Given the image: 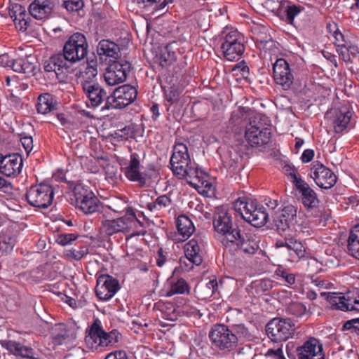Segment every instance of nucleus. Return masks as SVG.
I'll return each instance as SVG.
<instances>
[{
	"instance_id": "nucleus-1",
	"label": "nucleus",
	"mask_w": 359,
	"mask_h": 359,
	"mask_svg": "<svg viewBox=\"0 0 359 359\" xmlns=\"http://www.w3.org/2000/svg\"><path fill=\"white\" fill-rule=\"evenodd\" d=\"M208 336L212 345L219 351L231 352L238 345V337L224 324L214 325Z\"/></svg>"
},
{
	"instance_id": "nucleus-2",
	"label": "nucleus",
	"mask_w": 359,
	"mask_h": 359,
	"mask_svg": "<svg viewBox=\"0 0 359 359\" xmlns=\"http://www.w3.org/2000/svg\"><path fill=\"white\" fill-rule=\"evenodd\" d=\"M102 215L100 230L107 236L128 232L133 224L139 222L131 208H128L123 216L116 219H107L105 214Z\"/></svg>"
},
{
	"instance_id": "nucleus-3",
	"label": "nucleus",
	"mask_w": 359,
	"mask_h": 359,
	"mask_svg": "<svg viewBox=\"0 0 359 359\" xmlns=\"http://www.w3.org/2000/svg\"><path fill=\"white\" fill-rule=\"evenodd\" d=\"M76 205L85 214L101 212L102 204L93 192L81 184H78L74 189Z\"/></svg>"
},
{
	"instance_id": "nucleus-4",
	"label": "nucleus",
	"mask_w": 359,
	"mask_h": 359,
	"mask_svg": "<svg viewBox=\"0 0 359 359\" xmlns=\"http://www.w3.org/2000/svg\"><path fill=\"white\" fill-rule=\"evenodd\" d=\"M137 95L136 88L130 85H123L116 88L109 100L102 107V111L111 109H122L135 100Z\"/></svg>"
},
{
	"instance_id": "nucleus-5",
	"label": "nucleus",
	"mask_w": 359,
	"mask_h": 359,
	"mask_svg": "<svg viewBox=\"0 0 359 359\" xmlns=\"http://www.w3.org/2000/svg\"><path fill=\"white\" fill-rule=\"evenodd\" d=\"M264 118L262 115H256L250 120L245 137L251 147H260L266 144L270 140V130L263 126L261 121Z\"/></svg>"
},
{
	"instance_id": "nucleus-6",
	"label": "nucleus",
	"mask_w": 359,
	"mask_h": 359,
	"mask_svg": "<svg viewBox=\"0 0 359 359\" xmlns=\"http://www.w3.org/2000/svg\"><path fill=\"white\" fill-rule=\"evenodd\" d=\"M54 190L47 184L41 183L30 187L26 193L28 203L38 208H47L53 202Z\"/></svg>"
},
{
	"instance_id": "nucleus-7",
	"label": "nucleus",
	"mask_w": 359,
	"mask_h": 359,
	"mask_svg": "<svg viewBox=\"0 0 359 359\" xmlns=\"http://www.w3.org/2000/svg\"><path fill=\"white\" fill-rule=\"evenodd\" d=\"M224 33V42L221 45L224 56L230 61L238 60L245 51L244 36L237 30Z\"/></svg>"
},
{
	"instance_id": "nucleus-8",
	"label": "nucleus",
	"mask_w": 359,
	"mask_h": 359,
	"mask_svg": "<svg viewBox=\"0 0 359 359\" xmlns=\"http://www.w3.org/2000/svg\"><path fill=\"white\" fill-rule=\"evenodd\" d=\"M88 44L84 34L76 32L65 43L63 52L74 64L83 60L88 53Z\"/></svg>"
},
{
	"instance_id": "nucleus-9",
	"label": "nucleus",
	"mask_w": 359,
	"mask_h": 359,
	"mask_svg": "<svg viewBox=\"0 0 359 359\" xmlns=\"http://www.w3.org/2000/svg\"><path fill=\"white\" fill-rule=\"evenodd\" d=\"M213 226L215 230L219 234L224 236L226 242L236 240L235 232L240 229L232 222L231 216L225 208H217L213 216Z\"/></svg>"
},
{
	"instance_id": "nucleus-10",
	"label": "nucleus",
	"mask_w": 359,
	"mask_h": 359,
	"mask_svg": "<svg viewBox=\"0 0 359 359\" xmlns=\"http://www.w3.org/2000/svg\"><path fill=\"white\" fill-rule=\"evenodd\" d=\"M295 329L294 324L290 318H273L266 326V332L274 342L287 340Z\"/></svg>"
},
{
	"instance_id": "nucleus-11",
	"label": "nucleus",
	"mask_w": 359,
	"mask_h": 359,
	"mask_svg": "<svg viewBox=\"0 0 359 359\" xmlns=\"http://www.w3.org/2000/svg\"><path fill=\"white\" fill-rule=\"evenodd\" d=\"M131 64L122 58L111 61L104 73V80L109 86H116L126 81L131 70Z\"/></svg>"
},
{
	"instance_id": "nucleus-12",
	"label": "nucleus",
	"mask_w": 359,
	"mask_h": 359,
	"mask_svg": "<svg viewBox=\"0 0 359 359\" xmlns=\"http://www.w3.org/2000/svg\"><path fill=\"white\" fill-rule=\"evenodd\" d=\"M311 177L321 189H330L337 181V177L332 170L319 162H315L311 168Z\"/></svg>"
},
{
	"instance_id": "nucleus-13",
	"label": "nucleus",
	"mask_w": 359,
	"mask_h": 359,
	"mask_svg": "<svg viewBox=\"0 0 359 359\" xmlns=\"http://www.w3.org/2000/svg\"><path fill=\"white\" fill-rule=\"evenodd\" d=\"M297 208L293 205L285 206L276 212L273 216V226L280 233L294 226L297 222Z\"/></svg>"
},
{
	"instance_id": "nucleus-14",
	"label": "nucleus",
	"mask_w": 359,
	"mask_h": 359,
	"mask_svg": "<svg viewBox=\"0 0 359 359\" xmlns=\"http://www.w3.org/2000/svg\"><path fill=\"white\" fill-rule=\"evenodd\" d=\"M119 289L120 285L118 280L108 274L101 275L97 279L95 292L100 300L110 299Z\"/></svg>"
},
{
	"instance_id": "nucleus-15",
	"label": "nucleus",
	"mask_w": 359,
	"mask_h": 359,
	"mask_svg": "<svg viewBox=\"0 0 359 359\" xmlns=\"http://www.w3.org/2000/svg\"><path fill=\"white\" fill-rule=\"evenodd\" d=\"M273 78L277 84L286 90L289 89L294 81V76L290 65L283 58L277 59L273 65Z\"/></svg>"
},
{
	"instance_id": "nucleus-16",
	"label": "nucleus",
	"mask_w": 359,
	"mask_h": 359,
	"mask_svg": "<svg viewBox=\"0 0 359 359\" xmlns=\"http://www.w3.org/2000/svg\"><path fill=\"white\" fill-rule=\"evenodd\" d=\"M145 156L144 152L131 153L128 165L125 168L126 177L130 181L138 182L140 187L144 186L147 182V174L140 170L141 158H144Z\"/></svg>"
},
{
	"instance_id": "nucleus-17",
	"label": "nucleus",
	"mask_w": 359,
	"mask_h": 359,
	"mask_svg": "<svg viewBox=\"0 0 359 359\" xmlns=\"http://www.w3.org/2000/svg\"><path fill=\"white\" fill-rule=\"evenodd\" d=\"M81 85L83 90L93 107H97L104 101L106 102L109 100L110 95H108L105 89L99 83L87 81L82 82Z\"/></svg>"
},
{
	"instance_id": "nucleus-18",
	"label": "nucleus",
	"mask_w": 359,
	"mask_h": 359,
	"mask_svg": "<svg viewBox=\"0 0 359 359\" xmlns=\"http://www.w3.org/2000/svg\"><path fill=\"white\" fill-rule=\"evenodd\" d=\"M22 168V158L18 153L8 155L0 154V172L7 177H16Z\"/></svg>"
},
{
	"instance_id": "nucleus-19",
	"label": "nucleus",
	"mask_w": 359,
	"mask_h": 359,
	"mask_svg": "<svg viewBox=\"0 0 359 359\" xmlns=\"http://www.w3.org/2000/svg\"><path fill=\"white\" fill-rule=\"evenodd\" d=\"M298 359H325L323 345L314 337H311L297 348Z\"/></svg>"
},
{
	"instance_id": "nucleus-20",
	"label": "nucleus",
	"mask_w": 359,
	"mask_h": 359,
	"mask_svg": "<svg viewBox=\"0 0 359 359\" xmlns=\"http://www.w3.org/2000/svg\"><path fill=\"white\" fill-rule=\"evenodd\" d=\"M269 213L266 212V208L263 206H257L252 201L249 209L242 212V218L255 227L264 226L268 221Z\"/></svg>"
},
{
	"instance_id": "nucleus-21",
	"label": "nucleus",
	"mask_w": 359,
	"mask_h": 359,
	"mask_svg": "<svg viewBox=\"0 0 359 359\" xmlns=\"http://www.w3.org/2000/svg\"><path fill=\"white\" fill-rule=\"evenodd\" d=\"M74 63L67 60L63 52L51 56L44 64V70L48 72H54L57 75L68 70Z\"/></svg>"
},
{
	"instance_id": "nucleus-22",
	"label": "nucleus",
	"mask_w": 359,
	"mask_h": 359,
	"mask_svg": "<svg viewBox=\"0 0 359 359\" xmlns=\"http://www.w3.org/2000/svg\"><path fill=\"white\" fill-rule=\"evenodd\" d=\"M53 8L52 0H34L29 6V12L35 19L45 20L51 15Z\"/></svg>"
},
{
	"instance_id": "nucleus-23",
	"label": "nucleus",
	"mask_w": 359,
	"mask_h": 359,
	"mask_svg": "<svg viewBox=\"0 0 359 359\" xmlns=\"http://www.w3.org/2000/svg\"><path fill=\"white\" fill-rule=\"evenodd\" d=\"M8 15L18 30H27L29 25L27 20L29 18L24 6L19 4H11L8 7Z\"/></svg>"
},
{
	"instance_id": "nucleus-24",
	"label": "nucleus",
	"mask_w": 359,
	"mask_h": 359,
	"mask_svg": "<svg viewBox=\"0 0 359 359\" xmlns=\"http://www.w3.org/2000/svg\"><path fill=\"white\" fill-rule=\"evenodd\" d=\"M320 296L327 300L332 309H339L344 311H352V309H351L352 302H349V298L351 296L349 294L346 297L341 293L322 292Z\"/></svg>"
},
{
	"instance_id": "nucleus-25",
	"label": "nucleus",
	"mask_w": 359,
	"mask_h": 359,
	"mask_svg": "<svg viewBox=\"0 0 359 359\" xmlns=\"http://www.w3.org/2000/svg\"><path fill=\"white\" fill-rule=\"evenodd\" d=\"M236 240L231 241L229 243L235 244L236 247L246 255H254L259 249V245L257 241L250 239L245 233H241V230L235 232Z\"/></svg>"
},
{
	"instance_id": "nucleus-26",
	"label": "nucleus",
	"mask_w": 359,
	"mask_h": 359,
	"mask_svg": "<svg viewBox=\"0 0 359 359\" xmlns=\"http://www.w3.org/2000/svg\"><path fill=\"white\" fill-rule=\"evenodd\" d=\"M297 189L302 194V200L304 205L309 208H316L319 205V200L316 193L304 180L298 181Z\"/></svg>"
},
{
	"instance_id": "nucleus-27",
	"label": "nucleus",
	"mask_w": 359,
	"mask_h": 359,
	"mask_svg": "<svg viewBox=\"0 0 359 359\" xmlns=\"http://www.w3.org/2000/svg\"><path fill=\"white\" fill-rule=\"evenodd\" d=\"M101 332H102V327L100 320L97 319L92 324L89 333L85 338L86 343L90 348L97 349L102 347L100 344V339L102 337Z\"/></svg>"
},
{
	"instance_id": "nucleus-28",
	"label": "nucleus",
	"mask_w": 359,
	"mask_h": 359,
	"mask_svg": "<svg viewBox=\"0 0 359 359\" xmlns=\"http://www.w3.org/2000/svg\"><path fill=\"white\" fill-rule=\"evenodd\" d=\"M52 334L53 342L57 345L68 343L76 338L75 334L67 330L63 324L56 325Z\"/></svg>"
},
{
	"instance_id": "nucleus-29",
	"label": "nucleus",
	"mask_w": 359,
	"mask_h": 359,
	"mask_svg": "<svg viewBox=\"0 0 359 359\" xmlns=\"http://www.w3.org/2000/svg\"><path fill=\"white\" fill-rule=\"evenodd\" d=\"M37 111L42 114H46L57 109V102L53 95L49 93H43L37 99Z\"/></svg>"
},
{
	"instance_id": "nucleus-30",
	"label": "nucleus",
	"mask_w": 359,
	"mask_h": 359,
	"mask_svg": "<svg viewBox=\"0 0 359 359\" xmlns=\"http://www.w3.org/2000/svg\"><path fill=\"white\" fill-rule=\"evenodd\" d=\"M97 51L100 55L113 57L115 59L114 60H118L120 58L118 57L119 46L109 40L100 41L98 43Z\"/></svg>"
},
{
	"instance_id": "nucleus-31",
	"label": "nucleus",
	"mask_w": 359,
	"mask_h": 359,
	"mask_svg": "<svg viewBox=\"0 0 359 359\" xmlns=\"http://www.w3.org/2000/svg\"><path fill=\"white\" fill-rule=\"evenodd\" d=\"M199 252L200 247L195 239H191L185 244L184 253L186 258L196 266L201 265L203 262Z\"/></svg>"
},
{
	"instance_id": "nucleus-32",
	"label": "nucleus",
	"mask_w": 359,
	"mask_h": 359,
	"mask_svg": "<svg viewBox=\"0 0 359 359\" xmlns=\"http://www.w3.org/2000/svg\"><path fill=\"white\" fill-rule=\"evenodd\" d=\"M351 117V114L346 107L339 109V111L336 112V118L334 122L335 133H342L348 127Z\"/></svg>"
},
{
	"instance_id": "nucleus-33",
	"label": "nucleus",
	"mask_w": 359,
	"mask_h": 359,
	"mask_svg": "<svg viewBox=\"0 0 359 359\" xmlns=\"http://www.w3.org/2000/svg\"><path fill=\"white\" fill-rule=\"evenodd\" d=\"M347 243L348 254L359 259V225L355 226L351 230Z\"/></svg>"
},
{
	"instance_id": "nucleus-34",
	"label": "nucleus",
	"mask_w": 359,
	"mask_h": 359,
	"mask_svg": "<svg viewBox=\"0 0 359 359\" xmlns=\"http://www.w3.org/2000/svg\"><path fill=\"white\" fill-rule=\"evenodd\" d=\"M177 228L179 233L183 238H189L195 230L191 220L184 215H181L177 217Z\"/></svg>"
},
{
	"instance_id": "nucleus-35",
	"label": "nucleus",
	"mask_w": 359,
	"mask_h": 359,
	"mask_svg": "<svg viewBox=\"0 0 359 359\" xmlns=\"http://www.w3.org/2000/svg\"><path fill=\"white\" fill-rule=\"evenodd\" d=\"M185 293H189V286L184 279L179 278L176 281L170 282L169 290L166 292V297Z\"/></svg>"
},
{
	"instance_id": "nucleus-36",
	"label": "nucleus",
	"mask_w": 359,
	"mask_h": 359,
	"mask_svg": "<svg viewBox=\"0 0 359 359\" xmlns=\"http://www.w3.org/2000/svg\"><path fill=\"white\" fill-rule=\"evenodd\" d=\"M176 60V54L172 50L171 44H168L161 50L158 57L159 64L163 67H166L172 64Z\"/></svg>"
},
{
	"instance_id": "nucleus-37",
	"label": "nucleus",
	"mask_w": 359,
	"mask_h": 359,
	"mask_svg": "<svg viewBox=\"0 0 359 359\" xmlns=\"http://www.w3.org/2000/svg\"><path fill=\"white\" fill-rule=\"evenodd\" d=\"M15 243V238L10 232L0 233V252L7 254L12 251Z\"/></svg>"
},
{
	"instance_id": "nucleus-38",
	"label": "nucleus",
	"mask_w": 359,
	"mask_h": 359,
	"mask_svg": "<svg viewBox=\"0 0 359 359\" xmlns=\"http://www.w3.org/2000/svg\"><path fill=\"white\" fill-rule=\"evenodd\" d=\"M101 339H100V344L102 347L113 346L118 341L121 336L119 332L116 330H113L109 332H106L103 329Z\"/></svg>"
},
{
	"instance_id": "nucleus-39",
	"label": "nucleus",
	"mask_w": 359,
	"mask_h": 359,
	"mask_svg": "<svg viewBox=\"0 0 359 359\" xmlns=\"http://www.w3.org/2000/svg\"><path fill=\"white\" fill-rule=\"evenodd\" d=\"M281 246H285L290 251H293L298 258L304 257L305 255L306 250L302 243L292 238L286 239Z\"/></svg>"
},
{
	"instance_id": "nucleus-40",
	"label": "nucleus",
	"mask_w": 359,
	"mask_h": 359,
	"mask_svg": "<svg viewBox=\"0 0 359 359\" xmlns=\"http://www.w3.org/2000/svg\"><path fill=\"white\" fill-rule=\"evenodd\" d=\"M170 203V198L166 195H162L158 196L154 202L147 203V207L151 212L160 211L169 206Z\"/></svg>"
},
{
	"instance_id": "nucleus-41",
	"label": "nucleus",
	"mask_w": 359,
	"mask_h": 359,
	"mask_svg": "<svg viewBox=\"0 0 359 359\" xmlns=\"http://www.w3.org/2000/svg\"><path fill=\"white\" fill-rule=\"evenodd\" d=\"M97 60H91L87 63V66L84 72H83L82 77L83 79V82L92 81L97 74Z\"/></svg>"
},
{
	"instance_id": "nucleus-42",
	"label": "nucleus",
	"mask_w": 359,
	"mask_h": 359,
	"mask_svg": "<svg viewBox=\"0 0 359 359\" xmlns=\"http://www.w3.org/2000/svg\"><path fill=\"white\" fill-rule=\"evenodd\" d=\"M287 313L295 317H302L306 315V307L301 302H291L287 307Z\"/></svg>"
},
{
	"instance_id": "nucleus-43",
	"label": "nucleus",
	"mask_w": 359,
	"mask_h": 359,
	"mask_svg": "<svg viewBox=\"0 0 359 359\" xmlns=\"http://www.w3.org/2000/svg\"><path fill=\"white\" fill-rule=\"evenodd\" d=\"M304 8L301 6L292 5L288 6L286 8V21L290 25H294V18L297 16L302 11Z\"/></svg>"
},
{
	"instance_id": "nucleus-44",
	"label": "nucleus",
	"mask_w": 359,
	"mask_h": 359,
	"mask_svg": "<svg viewBox=\"0 0 359 359\" xmlns=\"http://www.w3.org/2000/svg\"><path fill=\"white\" fill-rule=\"evenodd\" d=\"M88 248L86 246H82L80 247L79 250L71 249L67 250L65 252V256L67 258H71L78 261L81 259L85 255H88Z\"/></svg>"
},
{
	"instance_id": "nucleus-45",
	"label": "nucleus",
	"mask_w": 359,
	"mask_h": 359,
	"mask_svg": "<svg viewBox=\"0 0 359 359\" xmlns=\"http://www.w3.org/2000/svg\"><path fill=\"white\" fill-rule=\"evenodd\" d=\"M1 346L7 349L11 353L17 356L20 353V349L23 346L21 343L12 340L1 341Z\"/></svg>"
},
{
	"instance_id": "nucleus-46",
	"label": "nucleus",
	"mask_w": 359,
	"mask_h": 359,
	"mask_svg": "<svg viewBox=\"0 0 359 359\" xmlns=\"http://www.w3.org/2000/svg\"><path fill=\"white\" fill-rule=\"evenodd\" d=\"M252 201H250V202H249L245 198H238L233 203L234 209L242 216V212H244L247 209H249V205H252Z\"/></svg>"
},
{
	"instance_id": "nucleus-47",
	"label": "nucleus",
	"mask_w": 359,
	"mask_h": 359,
	"mask_svg": "<svg viewBox=\"0 0 359 359\" xmlns=\"http://www.w3.org/2000/svg\"><path fill=\"white\" fill-rule=\"evenodd\" d=\"M344 330H351L353 333L359 334V318L347 320L343 325Z\"/></svg>"
},
{
	"instance_id": "nucleus-48",
	"label": "nucleus",
	"mask_w": 359,
	"mask_h": 359,
	"mask_svg": "<svg viewBox=\"0 0 359 359\" xmlns=\"http://www.w3.org/2000/svg\"><path fill=\"white\" fill-rule=\"evenodd\" d=\"M266 359H285L282 346L278 347L276 349L269 348L264 354Z\"/></svg>"
},
{
	"instance_id": "nucleus-49",
	"label": "nucleus",
	"mask_w": 359,
	"mask_h": 359,
	"mask_svg": "<svg viewBox=\"0 0 359 359\" xmlns=\"http://www.w3.org/2000/svg\"><path fill=\"white\" fill-rule=\"evenodd\" d=\"M276 274L281 277L285 282L290 285L295 283V276L293 273H288L286 270L281 268H278L276 271Z\"/></svg>"
},
{
	"instance_id": "nucleus-50",
	"label": "nucleus",
	"mask_w": 359,
	"mask_h": 359,
	"mask_svg": "<svg viewBox=\"0 0 359 359\" xmlns=\"http://www.w3.org/2000/svg\"><path fill=\"white\" fill-rule=\"evenodd\" d=\"M190 165V163H177L175 165H172L171 168L175 175L177 176L180 178H182V177H184L185 172L187 170V168H188Z\"/></svg>"
},
{
	"instance_id": "nucleus-51",
	"label": "nucleus",
	"mask_w": 359,
	"mask_h": 359,
	"mask_svg": "<svg viewBox=\"0 0 359 359\" xmlns=\"http://www.w3.org/2000/svg\"><path fill=\"white\" fill-rule=\"evenodd\" d=\"M32 59V57H27L26 58H22V73L23 74H33L34 71L36 68L35 65L30 60Z\"/></svg>"
},
{
	"instance_id": "nucleus-52",
	"label": "nucleus",
	"mask_w": 359,
	"mask_h": 359,
	"mask_svg": "<svg viewBox=\"0 0 359 359\" xmlns=\"http://www.w3.org/2000/svg\"><path fill=\"white\" fill-rule=\"evenodd\" d=\"M182 178H186L188 182L190 184H192L191 181H189V180H194V179H199V171L197 168L192 167L191 165H189L188 168H187V170L185 172L184 177H182Z\"/></svg>"
},
{
	"instance_id": "nucleus-53",
	"label": "nucleus",
	"mask_w": 359,
	"mask_h": 359,
	"mask_svg": "<svg viewBox=\"0 0 359 359\" xmlns=\"http://www.w3.org/2000/svg\"><path fill=\"white\" fill-rule=\"evenodd\" d=\"M77 236L73 233L60 234L57 236L56 242L61 245H66L76 240Z\"/></svg>"
},
{
	"instance_id": "nucleus-54",
	"label": "nucleus",
	"mask_w": 359,
	"mask_h": 359,
	"mask_svg": "<svg viewBox=\"0 0 359 359\" xmlns=\"http://www.w3.org/2000/svg\"><path fill=\"white\" fill-rule=\"evenodd\" d=\"M283 170L285 171V172L287 175H290L292 178V180H293L292 182L295 184V186L297 185V182L298 181L303 180L301 178L297 177V170L294 166L289 165V164H286L283 167Z\"/></svg>"
},
{
	"instance_id": "nucleus-55",
	"label": "nucleus",
	"mask_w": 359,
	"mask_h": 359,
	"mask_svg": "<svg viewBox=\"0 0 359 359\" xmlns=\"http://www.w3.org/2000/svg\"><path fill=\"white\" fill-rule=\"evenodd\" d=\"M218 284L215 279L210 280L204 287L205 295L207 297H212L217 290Z\"/></svg>"
},
{
	"instance_id": "nucleus-56",
	"label": "nucleus",
	"mask_w": 359,
	"mask_h": 359,
	"mask_svg": "<svg viewBox=\"0 0 359 359\" xmlns=\"http://www.w3.org/2000/svg\"><path fill=\"white\" fill-rule=\"evenodd\" d=\"M232 70L233 72H240L243 77H247L249 74V67L247 66L244 60L237 63L233 67Z\"/></svg>"
},
{
	"instance_id": "nucleus-57",
	"label": "nucleus",
	"mask_w": 359,
	"mask_h": 359,
	"mask_svg": "<svg viewBox=\"0 0 359 359\" xmlns=\"http://www.w3.org/2000/svg\"><path fill=\"white\" fill-rule=\"evenodd\" d=\"M238 338L241 336L245 337L248 335V329L243 324L233 325L230 328Z\"/></svg>"
},
{
	"instance_id": "nucleus-58",
	"label": "nucleus",
	"mask_w": 359,
	"mask_h": 359,
	"mask_svg": "<svg viewBox=\"0 0 359 359\" xmlns=\"http://www.w3.org/2000/svg\"><path fill=\"white\" fill-rule=\"evenodd\" d=\"M130 132V127H124L122 129L117 130L113 135L114 138L118 141L127 140Z\"/></svg>"
},
{
	"instance_id": "nucleus-59",
	"label": "nucleus",
	"mask_w": 359,
	"mask_h": 359,
	"mask_svg": "<svg viewBox=\"0 0 359 359\" xmlns=\"http://www.w3.org/2000/svg\"><path fill=\"white\" fill-rule=\"evenodd\" d=\"M65 4V8L70 11H79L83 6V3L81 1V0L66 1Z\"/></svg>"
},
{
	"instance_id": "nucleus-60",
	"label": "nucleus",
	"mask_w": 359,
	"mask_h": 359,
	"mask_svg": "<svg viewBox=\"0 0 359 359\" xmlns=\"http://www.w3.org/2000/svg\"><path fill=\"white\" fill-rule=\"evenodd\" d=\"M180 92L175 88L171 87L168 93H166V100L170 104L177 102L179 100Z\"/></svg>"
},
{
	"instance_id": "nucleus-61",
	"label": "nucleus",
	"mask_w": 359,
	"mask_h": 359,
	"mask_svg": "<svg viewBox=\"0 0 359 359\" xmlns=\"http://www.w3.org/2000/svg\"><path fill=\"white\" fill-rule=\"evenodd\" d=\"M190 163V158L189 156L186 157V156L184 155H180V154H172V156L170 158V165H172L175 164H184V163Z\"/></svg>"
},
{
	"instance_id": "nucleus-62",
	"label": "nucleus",
	"mask_w": 359,
	"mask_h": 359,
	"mask_svg": "<svg viewBox=\"0 0 359 359\" xmlns=\"http://www.w3.org/2000/svg\"><path fill=\"white\" fill-rule=\"evenodd\" d=\"M18 356L22 358H27L29 359H39V358L34 356V350L31 347L22 346L20 349V353Z\"/></svg>"
},
{
	"instance_id": "nucleus-63",
	"label": "nucleus",
	"mask_w": 359,
	"mask_h": 359,
	"mask_svg": "<svg viewBox=\"0 0 359 359\" xmlns=\"http://www.w3.org/2000/svg\"><path fill=\"white\" fill-rule=\"evenodd\" d=\"M334 43L338 47L343 48H346L347 43L345 40L344 36L338 30L334 32Z\"/></svg>"
},
{
	"instance_id": "nucleus-64",
	"label": "nucleus",
	"mask_w": 359,
	"mask_h": 359,
	"mask_svg": "<svg viewBox=\"0 0 359 359\" xmlns=\"http://www.w3.org/2000/svg\"><path fill=\"white\" fill-rule=\"evenodd\" d=\"M105 359H128L125 351L119 350L109 353Z\"/></svg>"
}]
</instances>
